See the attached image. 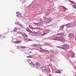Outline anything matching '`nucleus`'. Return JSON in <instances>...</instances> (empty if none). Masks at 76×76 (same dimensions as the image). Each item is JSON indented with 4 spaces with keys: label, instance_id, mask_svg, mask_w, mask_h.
Returning <instances> with one entry per match:
<instances>
[{
    "label": "nucleus",
    "instance_id": "obj_1",
    "mask_svg": "<svg viewBox=\"0 0 76 76\" xmlns=\"http://www.w3.org/2000/svg\"><path fill=\"white\" fill-rule=\"evenodd\" d=\"M69 45H64L62 46V49L64 50H67V48L68 47Z\"/></svg>",
    "mask_w": 76,
    "mask_h": 76
},
{
    "label": "nucleus",
    "instance_id": "obj_2",
    "mask_svg": "<svg viewBox=\"0 0 76 76\" xmlns=\"http://www.w3.org/2000/svg\"><path fill=\"white\" fill-rule=\"evenodd\" d=\"M16 14H17V15H16L17 17H22V14L20 12H17L16 13Z\"/></svg>",
    "mask_w": 76,
    "mask_h": 76
},
{
    "label": "nucleus",
    "instance_id": "obj_3",
    "mask_svg": "<svg viewBox=\"0 0 76 76\" xmlns=\"http://www.w3.org/2000/svg\"><path fill=\"white\" fill-rule=\"evenodd\" d=\"M58 41H59L63 42V38L61 37H58Z\"/></svg>",
    "mask_w": 76,
    "mask_h": 76
},
{
    "label": "nucleus",
    "instance_id": "obj_4",
    "mask_svg": "<svg viewBox=\"0 0 76 76\" xmlns=\"http://www.w3.org/2000/svg\"><path fill=\"white\" fill-rule=\"evenodd\" d=\"M69 36L70 38H73L75 37V36H74V34L72 33H70L69 34Z\"/></svg>",
    "mask_w": 76,
    "mask_h": 76
},
{
    "label": "nucleus",
    "instance_id": "obj_5",
    "mask_svg": "<svg viewBox=\"0 0 76 76\" xmlns=\"http://www.w3.org/2000/svg\"><path fill=\"white\" fill-rule=\"evenodd\" d=\"M40 52H47V53H49V51L47 50H45L44 49H42L41 50H40Z\"/></svg>",
    "mask_w": 76,
    "mask_h": 76
},
{
    "label": "nucleus",
    "instance_id": "obj_6",
    "mask_svg": "<svg viewBox=\"0 0 76 76\" xmlns=\"http://www.w3.org/2000/svg\"><path fill=\"white\" fill-rule=\"evenodd\" d=\"M51 18H49L48 20L46 22V23H49L50 22H51Z\"/></svg>",
    "mask_w": 76,
    "mask_h": 76
},
{
    "label": "nucleus",
    "instance_id": "obj_7",
    "mask_svg": "<svg viewBox=\"0 0 76 76\" xmlns=\"http://www.w3.org/2000/svg\"><path fill=\"white\" fill-rule=\"evenodd\" d=\"M33 47H41V45H38L37 44H34L33 45Z\"/></svg>",
    "mask_w": 76,
    "mask_h": 76
},
{
    "label": "nucleus",
    "instance_id": "obj_8",
    "mask_svg": "<svg viewBox=\"0 0 76 76\" xmlns=\"http://www.w3.org/2000/svg\"><path fill=\"white\" fill-rule=\"evenodd\" d=\"M71 56L72 58H73V57H75V53H74V52H72L71 53Z\"/></svg>",
    "mask_w": 76,
    "mask_h": 76
},
{
    "label": "nucleus",
    "instance_id": "obj_9",
    "mask_svg": "<svg viewBox=\"0 0 76 76\" xmlns=\"http://www.w3.org/2000/svg\"><path fill=\"white\" fill-rule=\"evenodd\" d=\"M58 37H55L53 39V40H55V41H58Z\"/></svg>",
    "mask_w": 76,
    "mask_h": 76
},
{
    "label": "nucleus",
    "instance_id": "obj_10",
    "mask_svg": "<svg viewBox=\"0 0 76 76\" xmlns=\"http://www.w3.org/2000/svg\"><path fill=\"white\" fill-rule=\"evenodd\" d=\"M22 36L24 38H27L28 37V36H27V35L25 34H22Z\"/></svg>",
    "mask_w": 76,
    "mask_h": 76
},
{
    "label": "nucleus",
    "instance_id": "obj_11",
    "mask_svg": "<svg viewBox=\"0 0 76 76\" xmlns=\"http://www.w3.org/2000/svg\"><path fill=\"white\" fill-rule=\"evenodd\" d=\"M30 64L32 67H34V66H35V64H33L32 62H31V63Z\"/></svg>",
    "mask_w": 76,
    "mask_h": 76
},
{
    "label": "nucleus",
    "instance_id": "obj_12",
    "mask_svg": "<svg viewBox=\"0 0 76 76\" xmlns=\"http://www.w3.org/2000/svg\"><path fill=\"white\" fill-rule=\"evenodd\" d=\"M66 26L67 28H69L70 26V24L69 23H68L66 25Z\"/></svg>",
    "mask_w": 76,
    "mask_h": 76
},
{
    "label": "nucleus",
    "instance_id": "obj_13",
    "mask_svg": "<svg viewBox=\"0 0 76 76\" xmlns=\"http://www.w3.org/2000/svg\"><path fill=\"white\" fill-rule=\"evenodd\" d=\"M56 73H61V71L59 70H58L56 72H55Z\"/></svg>",
    "mask_w": 76,
    "mask_h": 76
},
{
    "label": "nucleus",
    "instance_id": "obj_14",
    "mask_svg": "<svg viewBox=\"0 0 76 76\" xmlns=\"http://www.w3.org/2000/svg\"><path fill=\"white\" fill-rule=\"evenodd\" d=\"M49 14H50V12H46V13H45V16H48V15H49Z\"/></svg>",
    "mask_w": 76,
    "mask_h": 76
},
{
    "label": "nucleus",
    "instance_id": "obj_15",
    "mask_svg": "<svg viewBox=\"0 0 76 76\" xmlns=\"http://www.w3.org/2000/svg\"><path fill=\"white\" fill-rule=\"evenodd\" d=\"M26 31H27V32H31V31L30 30V29H28V28H26Z\"/></svg>",
    "mask_w": 76,
    "mask_h": 76
},
{
    "label": "nucleus",
    "instance_id": "obj_16",
    "mask_svg": "<svg viewBox=\"0 0 76 76\" xmlns=\"http://www.w3.org/2000/svg\"><path fill=\"white\" fill-rule=\"evenodd\" d=\"M15 43L16 44H19V43H21V41H17Z\"/></svg>",
    "mask_w": 76,
    "mask_h": 76
},
{
    "label": "nucleus",
    "instance_id": "obj_17",
    "mask_svg": "<svg viewBox=\"0 0 76 76\" xmlns=\"http://www.w3.org/2000/svg\"><path fill=\"white\" fill-rule=\"evenodd\" d=\"M20 48H22V49H23L24 48H26V47H25V46H20Z\"/></svg>",
    "mask_w": 76,
    "mask_h": 76
},
{
    "label": "nucleus",
    "instance_id": "obj_18",
    "mask_svg": "<svg viewBox=\"0 0 76 76\" xmlns=\"http://www.w3.org/2000/svg\"><path fill=\"white\" fill-rule=\"evenodd\" d=\"M63 9L64 11L65 12V11H66V8L65 7L63 6Z\"/></svg>",
    "mask_w": 76,
    "mask_h": 76
},
{
    "label": "nucleus",
    "instance_id": "obj_19",
    "mask_svg": "<svg viewBox=\"0 0 76 76\" xmlns=\"http://www.w3.org/2000/svg\"><path fill=\"white\" fill-rule=\"evenodd\" d=\"M70 3H72V4H75V2L72 1H70Z\"/></svg>",
    "mask_w": 76,
    "mask_h": 76
},
{
    "label": "nucleus",
    "instance_id": "obj_20",
    "mask_svg": "<svg viewBox=\"0 0 76 76\" xmlns=\"http://www.w3.org/2000/svg\"><path fill=\"white\" fill-rule=\"evenodd\" d=\"M32 56L30 55V56H27V58H31Z\"/></svg>",
    "mask_w": 76,
    "mask_h": 76
},
{
    "label": "nucleus",
    "instance_id": "obj_21",
    "mask_svg": "<svg viewBox=\"0 0 76 76\" xmlns=\"http://www.w3.org/2000/svg\"><path fill=\"white\" fill-rule=\"evenodd\" d=\"M64 35V33L62 32L61 33V36Z\"/></svg>",
    "mask_w": 76,
    "mask_h": 76
},
{
    "label": "nucleus",
    "instance_id": "obj_22",
    "mask_svg": "<svg viewBox=\"0 0 76 76\" xmlns=\"http://www.w3.org/2000/svg\"><path fill=\"white\" fill-rule=\"evenodd\" d=\"M36 65H37V66H39V63L38 62H37L36 63Z\"/></svg>",
    "mask_w": 76,
    "mask_h": 76
},
{
    "label": "nucleus",
    "instance_id": "obj_23",
    "mask_svg": "<svg viewBox=\"0 0 76 76\" xmlns=\"http://www.w3.org/2000/svg\"><path fill=\"white\" fill-rule=\"evenodd\" d=\"M13 42H16V39H12V40Z\"/></svg>",
    "mask_w": 76,
    "mask_h": 76
},
{
    "label": "nucleus",
    "instance_id": "obj_24",
    "mask_svg": "<svg viewBox=\"0 0 76 76\" xmlns=\"http://www.w3.org/2000/svg\"><path fill=\"white\" fill-rule=\"evenodd\" d=\"M57 48H61V49H62V47L61 46H57Z\"/></svg>",
    "mask_w": 76,
    "mask_h": 76
},
{
    "label": "nucleus",
    "instance_id": "obj_25",
    "mask_svg": "<svg viewBox=\"0 0 76 76\" xmlns=\"http://www.w3.org/2000/svg\"><path fill=\"white\" fill-rule=\"evenodd\" d=\"M17 28L16 27H15L14 29V31H17Z\"/></svg>",
    "mask_w": 76,
    "mask_h": 76
},
{
    "label": "nucleus",
    "instance_id": "obj_26",
    "mask_svg": "<svg viewBox=\"0 0 76 76\" xmlns=\"http://www.w3.org/2000/svg\"><path fill=\"white\" fill-rule=\"evenodd\" d=\"M42 35H43L44 36V35H46L47 34V33H43V34H41Z\"/></svg>",
    "mask_w": 76,
    "mask_h": 76
},
{
    "label": "nucleus",
    "instance_id": "obj_27",
    "mask_svg": "<svg viewBox=\"0 0 76 76\" xmlns=\"http://www.w3.org/2000/svg\"><path fill=\"white\" fill-rule=\"evenodd\" d=\"M48 69H45V72H48V73H50V71L49 72H48Z\"/></svg>",
    "mask_w": 76,
    "mask_h": 76
},
{
    "label": "nucleus",
    "instance_id": "obj_28",
    "mask_svg": "<svg viewBox=\"0 0 76 76\" xmlns=\"http://www.w3.org/2000/svg\"><path fill=\"white\" fill-rule=\"evenodd\" d=\"M60 28L61 29H63V28H64V26H60Z\"/></svg>",
    "mask_w": 76,
    "mask_h": 76
},
{
    "label": "nucleus",
    "instance_id": "obj_29",
    "mask_svg": "<svg viewBox=\"0 0 76 76\" xmlns=\"http://www.w3.org/2000/svg\"><path fill=\"white\" fill-rule=\"evenodd\" d=\"M27 40L28 41H31V39H27Z\"/></svg>",
    "mask_w": 76,
    "mask_h": 76
},
{
    "label": "nucleus",
    "instance_id": "obj_30",
    "mask_svg": "<svg viewBox=\"0 0 76 76\" xmlns=\"http://www.w3.org/2000/svg\"><path fill=\"white\" fill-rule=\"evenodd\" d=\"M57 35H58V36H60V35H61V34L60 33H58L57 34Z\"/></svg>",
    "mask_w": 76,
    "mask_h": 76
},
{
    "label": "nucleus",
    "instance_id": "obj_31",
    "mask_svg": "<svg viewBox=\"0 0 76 76\" xmlns=\"http://www.w3.org/2000/svg\"><path fill=\"white\" fill-rule=\"evenodd\" d=\"M29 27L31 28V29H34L32 28V27H31V26L30 25H29Z\"/></svg>",
    "mask_w": 76,
    "mask_h": 76
},
{
    "label": "nucleus",
    "instance_id": "obj_32",
    "mask_svg": "<svg viewBox=\"0 0 76 76\" xmlns=\"http://www.w3.org/2000/svg\"><path fill=\"white\" fill-rule=\"evenodd\" d=\"M28 39L26 38H25L24 39V41H26V40H27Z\"/></svg>",
    "mask_w": 76,
    "mask_h": 76
},
{
    "label": "nucleus",
    "instance_id": "obj_33",
    "mask_svg": "<svg viewBox=\"0 0 76 76\" xmlns=\"http://www.w3.org/2000/svg\"><path fill=\"white\" fill-rule=\"evenodd\" d=\"M19 25L21 27H22V25L21 24H19Z\"/></svg>",
    "mask_w": 76,
    "mask_h": 76
},
{
    "label": "nucleus",
    "instance_id": "obj_34",
    "mask_svg": "<svg viewBox=\"0 0 76 76\" xmlns=\"http://www.w3.org/2000/svg\"><path fill=\"white\" fill-rule=\"evenodd\" d=\"M73 7L75 9H76V6H73Z\"/></svg>",
    "mask_w": 76,
    "mask_h": 76
},
{
    "label": "nucleus",
    "instance_id": "obj_35",
    "mask_svg": "<svg viewBox=\"0 0 76 76\" xmlns=\"http://www.w3.org/2000/svg\"><path fill=\"white\" fill-rule=\"evenodd\" d=\"M38 26H39V24L38 23H36V24Z\"/></svg>",
    "mask_w": 76,
    "mask_h": 76
},
{
    "label": "nucleus",
    "instance_id": "obj_36",
    "mask_svg": "<svg viewBox=\"0 0 76 76\" xmlns=\"http://www.w3.org/2000/svg\"><path fill=\"white\" fill-rule=\"evenodd\" d=\"M52 76V74H49V76Z\"/></svg>",
    "mask_w": 76,
    "mask_h": 76
},
{
    "label": "nucleus",
    "instance_id": "obj_37",
    "mask_svg": "<svg viewBox=\"0 0 76 76\" xmlns=\"http://www.w3.org/2000/svg\"><path fill=\"white\" fill-rule=\"evenodd\" d=\"M25 3V1H23V2L22 3V4H23V3Z\"/></svg>",
    "mask_w": 76,
    "mask_h": 76
},
{
    "label": "nucleus",
    "instance_id": "obj_38",
    "mask_svg": "<svg viewBox=\"0 0 76 76\" xmlns=\"http://www.w3.org/2000/svg\"><path fill=\"white\" fill-rule=\"evenodd\" d=\"M51 9H49V10H48V12H50V11H51Z\"/></svg>",
    "mask_w": 76,
    "mask_h": 76
},
{
    "label": "nucleus",
    "instance_id": "obj_39",
    "mask_svg": "<svg viewBox=\"0 0 76 76\" xmlns=\"http://www.w3.org/2000/svg\"><path fill=\"white\" fill-rule=\"evenodd\" d=\"M40 20V21H42V19L40 18V20Z\"/></svg>",
    "mask_w": 76,
    "mask_h": 76
},
{
    "label": "nucleus",
    "instance_id": "obj_40",
    "mask_svg": "<svg viewBox=\"0 0 76 76\" xmlns=\"http://www.w3.org/2000/svg\"><path fill=\"white\" fill-rule=\"evenodd\" d=\"M37 23H33V24H34V25H36Z\"/></svg>",
    "mask_w": 76,
    "mask_h": 76
},
{
    "label": "nucleus",
    "instance_id": "obj_41",
    "mask_svg": "<svg viewBox=\"0 0 76 76\" xmlns=\"http://www.w3.org/2000/svg\"><path fill=\"white\" fill-rule=\"evenodd\" d=\"M44 72H45V71H43V69L42 70V72H43V73H44Z\"/></svg>",
    "mask_w": 76,
    "mask_h": 76
},
{
    "label": "nucleus",
    "instance_id": "obj_42",
    "mask_svg": "<svg viewBox=\"0 0 76 76\" xmlns=\"http://www.w3.org/2000/svg\"><path fill=\"white\" fill-rule=\"evenodd\" d=\"M1 37H2V36H1V35L0 34V38H1Z\"/></svg>",
    "mask_w": 76,
    "mask_h": 76
},
{
    "label": "nucleus",
    "instance_id": "obj_43",
    "mask_svg": "<svg viewBox=\"0 0 76 76\" xmlns=\"http://www.w3.org/2000/svg\"><path fill=\"white\" fill-rule=\"evenodd\" d=\"M43 18H46V17H45V16H43Z\"/></svg>",
    "mask_w": 76,
    "mask_h": 76
},
{
    "label": "nucleus",
    "instance_id": "obj_44",
    "mask_svg": "<svg viewBox=\"0 0 76 76\" xmlns=\"http://www.w3.org/2000/svg\"><path fill=\"white\" fill-rule=\"evenodd\" d=\"M43 70H44V71H45V69H43Z\"/></svg>",
    "mask_w": 76,
    "mask_h": 76
},
{
    "label": "nucleus",
    "instance_id": "obj_45",
    "mask_svg": "<svg viewBox=\"0 0 76 76\" xmlns=\"http://www.w3.org/2000/svg\"><path fill=\"white\" fill-rule=\"evenodd\" d=\"M17 48H18V47H19V46H17Z\"/></svg>",
    "mask_w": 76,
    "mask_h": 76
},
{
    "label": "nucleus",
    "instance_id": "obj_46",
    "mask_svg": "<svg viewBox=\"0 0 76 76\" xmlns=\"http://www.w3.org/2000/svg\"><path fill=\"white\" fill-rule=\"evenodd\" d=\"M47 0V1H50V0Z\"/></svg>",
    "mask_w": 76,
    "mask_h": 76
},
{
    "label": "nucleus",
    "instance_id": "obj_47",
    "mask_svg": "<svg viewBox=\"0 0 76 76\" xmlns=\"http://www.w3.org/2000/svg\"><path fill=\"white\" fill-rule=\"evenodd\" d=\"M40 48V49H42V48Z\"/></svg>",
    "mask_w": 76,
    "mask_h": 76
},
{
    "label": "nucleus",
    "instance_id": "obj_48",
    "mask_svg": "<svg viewBox=\"0 0 76 76\" xmlns=\"http://www.w3.org/2000/svg\"><path fill=\"white\" fill-rule=\"evenodd\" d=\"M53 53H54V52L53 51Z\"/></svg>",
    "mask_w": 76,
    "mask_h": 76
},
{
    "label": "nucleus",
    "instance_id": "obj_49",
    "mask_svg": "<svg viewBox=\"0 0 76 76\" xmlns=\"http://www.w3.org/2000/svg\"><path fill=\"white\" fill-rule=\"evenodd\" d=\"M31 53V52H29L30 53Z\"/></svg>",
    "mask_w": 76,
    "mask_h": 76
},
{
    "label": "nucleus",
    "instance_id": "obj_50",
    "mask_svg": "<svg viewBox=\"0 0 76 76\" xmlns=\"http://www.w3.org/2000/svg\"><path fill=\"white\" fill-rule=\"evenodd\" d=\"M49 69V70L50 71V69Z\"/></svg>",
    "mask_w": 76,
    "mask_h": 76
},
{
    "label": "nucleus",
    "instance_id": "obj_51",
    "mask_svg": "<svg viewBox=\"0 0 76 76\" xmlns=\"http://www.w3.org/2000/svg\"><path fill=\"white\" fill-rule=\"evenodd\" d=\"M66 9H67V10L68 9H67V8H66Z\"/></svg>",
    "mask_w": 76,
    "mask_h": 76
},
{
    "label": "nucleus",
    "instance_id": "obj_52",
    "mask_svg": "<svg viewBox=\"0 0 76 76\" xmlns=\"http://www.w3.org/2000/svg\"><path fill=\"white\" fill-rule=\"evenodd\" d=\"M75 26H76V25H75Z\"/></svg>",
    "mask_w": 76,
    "mask_h": 76
},
{
    "label": "nucleus",
    "instance_id": "obj_53",
    "mask_svg": "<svg viewBox=\"0 0 76 76\" xmlns=\"http://www.w3.org/2000/svg\"><path fill=\"white\" fill-rule=\"evenodd\" d=\"M48 31H49V29L48 30Z\"/></svg>",
    "mask_w": 76,
    "mask_h": 76
},
{
    "label": "nucleus",
    "instance_id": "obj_54",
    "mask_svg": "<svg viewBox=\"0 0 76 76\" xmlns=\"http://www.w3.org/2000/svg\"><path fill=\"white\" fill-rule=\"evenodd\" d=\"M75 76H76V75H75Z\"/></svg>",
    "mask_w": 76,
    "mask_h": 76
},
{
    "label": "nucleus",
    "instance_id": "obj_55",
    "mask_svg": "<svg viewBox=\"0 0 76 76\" xmlns=\"http://www.w3.org/2000/svg\"><path fill=\"white\" fill-rule=\"evenodd\" d=\"M33 36H34V35H33Z\"/></svg>",
    "mask_w": 76,
    "mask_h": 76
}]
</instances>
